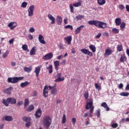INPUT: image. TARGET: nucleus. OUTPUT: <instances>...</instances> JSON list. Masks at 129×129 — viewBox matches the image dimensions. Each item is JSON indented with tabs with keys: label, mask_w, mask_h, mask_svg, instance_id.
I'll use <instances>...</instances> for the list:
<instances>
[{
	"label": "nucleus",
	"mask_w": 129,
	"mask_h": 129,
	"mask_svg": "<svg viewBox=\"0 0 129 129\" xmlns=\"http://www.w3.org/2000/svg\"><path fill=\"white\" fill-rule=\"evenodd\" d=\"M25 125L26 127H30V126L31 125V122H30V121L27 122V123L25 124Z\"/></svg>",
	"instance_id": "5fc2aeb1"
},
{
	"label": "nucleus",
	"mask_w": 129,
	"mask_h": 129,
	"mask_svg": "<svg viewBox=\"0 0 129 129\" xmlns=\"http://www.w3.org/2000/svg\"><path fill=\"white\" fill-rule=\"evenodd\" d=\"M119 8L120 9V10H124V6L121 4L119 5Z\"/></svg>",
	"instance_id": "4d7b16f0"
},
{
	"label": "nucleus",
	"mask_w": 129,
	"mask_h": 129,
	"mask_svg": "<svg viewBox=\"0 0 129 129\" xmlns=\"http://www.w3.org/2000/svg\"><path fill=\"white\" fill-rule=\"evenodd\" d=\"M38 39H39V41L41 44H46V41L44 40V36H43L42 34H40L39 35Z\"/></svg>",
	"instance_id": "2eb2a0df"
},
{
	"label": "nucleus",
	"mask_w": 129,
	"mask_h": 129,
	"mask_svg": "<svg viewBox=\"0 0 129 129\" xmlns=\"http://www.w3.org/2000/svg\"><path fill=\"white\" fill-rule=\"evenodd\" d=\"M37 95H38V93H37V91H33V96H37Z\"/></svg>",
	"instance_id": "338daca9"
},
{
	"label": "nucleus",
	"mask_w": 129,
	"mask_h": 129,
	"mask_svg": "<svg viewBox=\"0 0 129 129\" xmlns=\"http://www.w3.org/2000/svg\"><path fill=\"white\" fill-rule=\"evenodd\" d=\"M9 55V50H7L6 52L3 54V58H7Z\"/></svg>",
	"instance_id": "864d4df0"
},
{
	"label": "nucleus",
	"mask_w": 129,
	"mask_h": 129,
	"mask_svg": "<svg viewBox=\"0 0 129 129\" xmlns=\"http://www.w3.org/2000/svg\"><path fill=\"white\" fill-rule=\"evenodd\" d=\"M76 20L78 21H80L82 20V19H84V16L81 15H79L76 17Z\"/></svg>",
	"instance_id": "72a5a7b5"
},
{
	"label": "nucleus",
	"mask_w": 129,
	"mask_h": 129,
	"mask_svg": "<svg viewBox=\"0 0 129 129\" xmlns=\"http://www.w3.org/2000/svg\"><path fill=\"white\" fill-rule=\"evenodd\" d=\"M52 123V119H51V117L49 115L45 116L43 118V124L46 128H48V127L51 125Z\"/></svg>",
	"instance_id": "7ed1b4c3"
},
{
	"label": "nucleus",
	"mask_w": 129,
	"mask_h": 129,
	"mask_svg": "<svg viewBox=\"0 0 129 129\" xmlns=\"http://www.w3.org/2000/svg\"><path fill=\"white\" fill-rule=\"evenodd\" d=\"M2 103L5 105V106H9V104H16L17 103V99L15 98L10 97L6 100L3 99Z\"/></svg>",
	"instance_id": "f03ea898"
},
{
	"label": "nucleus",
	"mask_w": 129,
	"mask_h": 129,
	"mask_svg": "<svg viewBox=\"0 0 129 129\" xmlns=\"http://www.w3.org/2000/svg\"><path fill=\"white\" fill-rule=\"evenodd\" d=\"M41 68H42V66H38L35 68L34 73H35L36 77H39V74H40Z\"/></svg>",
	"instance_id": "f8f14e48"
},
{
	"label": "nucleus",
	"mask_w": 129,
	"mask_h": 129,
	"mask_svg": "<svg viewBox=\"0 0 129 129\" xmlns=\"http://www.w3.org/2000/svg\"><path fill=\"white\" fill-rule=\"evenodd\" d=\"M30 83V82H25L24 83H22L20 85L21 87L24 88V87H26V86H28V85H29V84Z\"/></svg>",
	"instance_id": "c9c22d12"
},
{
	"label": "nucleus",
	"mask_w": 129,
	"mask_h": 129,
	"mask_svg": "<svg viewBox=\"0 0 129 129\" xmlns=\"http://www.w3.org/2000/svg\"><path fill=\"white\" fill-rule=\"evenodd\" d=\"M35 109V107H34V105H31L29 106L28 109H27V111H32V110H34Z\"/></svg>",
	"instance_id": "37998d69"
},
{
	"label": "nucleus",
	"mask_w": 129,
	"mask_h": 129,
	"mask_svg": "<svg viewBox=\"0 0 129 129\" xmlns=\"http://www.w3.org/2000/svg\"><path fill=\"white\" fill-rule=\"evenodd\" d=\"M72 123H73V124H75V123H76V118H72Z\"/></svg>",
	"instance_id": "bf43d9fd"
},
{
	"label": "nucleus",
	"mask_w": 129,
	"mask_h": 129,
	"mask_svg": "<svg viewBox=\"0 0 129 129\" xmlns=\"http://www.w3.org/2000/svg\"><path fill=\"white\" fill-rule=\"evenodd\" d=\"M28 38L29 39V40H33V39H34V37L31 34H29L28 35Z\"/></svg>",
	"instance_id": "052dcab7"
},
{
	"label": "nucleus",
	"mask_w": 129,
	"mask_h": 129,
	"mask_svg": "<svg viewBox=\"0 0 129 129\" xmlns=\"http://www.w3.org/2000/svg\"><path fill=\"white\" fill-rule=\"evenodd\" d=\"M126 25V24L124 22H122L120 24V28L121 31H124V29H125V26Z\"/></svg>",
	"instance_id": "c756f323"
},
{
	"label": "nucleus",
	"mask_w": 129,
	"mask_h": 129,
	"mask_svg": "<svg viewBox=\"0 0 129 129\" xmlns=\"http://www.w3.org/2000/svg\"><path fill=\"white\" fill-rule=\"evenodd\" d=\"M65 29H71V30H73V27L70 25H68L64 26Z\"/></svg>",
	"instance_id": "3c124183"
},
{
	"label": "nucleus",
	"mask_w": 129,
	"mask_h": 129,
	"mask_svg": "<svg viewBox=\"0 0 129 129\" xmlns=\"http://www.w3.org/2000/svg\"><path fill=\"white\" fill-rule=\"evenodd\" d=\"M22 49L24 51H27L29 52V49H28V45L27 44H24L22 45Z\"/></svg>",
	"instance_id": "ea45409f"
},
{
	"label": "nucleus",
	"mask_w": 129,
	"mask_h": 129,
	"mask_svg": "<svg viewBox=\"0 0 129 129\" xmlns=\"http://www.w3.org/2000/svg\"><path fill=\"white\" fill-rule=\"evenodd\" d=\"M48 18L49 19V20H50V21H51V24H55V18H54L52 15L49 14L48 15Z\"/></svg>",
	"instance_id": "5701e85b"
},
{
	"label": "nucleus",
	"mask_w": 129,
	"mask_h": 129,
	"mask_svg": "<svg viewBox=\"0 0 129 129\" xmlns=\"http://www.w3.org/2000/svg\"><path fill=\"white\" fill-rule=\"evenodd\" d=\"M53 58V53L52 52H50L47 53L43 57V59L44 60H50Z\"/></svg>",
	"instance_id": "9d476101"
},
{
	"label": "nucleus",
	"mask_w": 129,
	"mask_h": 129,
	"mask_svg": "<svg viewBox=\"0 0 129 129\" xmlns=\"http://www.w3.org/2000/svg\"><path fill=\"white\" fill-rule=\"evenodd\" d=\"M41 115H42V110L41 109L39 108L36 111L35 116L36 118H40L41 117Z\"/></svg>",
	"instance_id": "ddd939ff"
},
{
	"label": "nucleus",
	"mask_w": 129,
	"mask_h": 129,
	"mask_svg": "<svg viewBox=\"0 0 129 129\" xmlns=\"http://www.w3.org/2000/svg\"><path fill=\"white\" fill-rule=\"evenodd\" d=\"M93 111H94V107H92L91 109H90V114L89 115L90 117H92V116H93Z\"/></svg>",
	"instance_id": "473e14b6"
},
{
	"label": "nucleus",
	"mask_w": 129,
	"mask_h": 129,
	"mask_svg": "<svg viewBox=\"0 0 129 129\" xmlns=\"http://www.w3.org/2000/svg\"><path fill=\"white\" fill-rule=\"evenodd\" d=\"M3 119H5V120H6V121H13V117H12L11 116L5 115L3 117Z\"/></svg>",
	"instance_id": "6ab92c4d"
},
{
	"label": "nucleus",
	"mask_w": 129,
	"mask_h": 129,
	"mask_svg": "<svg viewBox=\"0 0 129 129\" xmlns=\"http://www.w3.org/2000/svg\"><path fill=\"white\" fill-rule=\"evenodd\" d=\"M112 32L113 33V34H118V33H119V30L114 28L112 29Z\"/></svg>",
	"instance_id": "4c0bfd02"
},
{
	"label": "nucleus",
	"mask_w": 129,
	"mask_h": 129,
	"mask_svg": "<svg viewBox=\"0 0 129 129\" xmlns=\"http://www.w3.org/2000/svg\"><path fill=\"white\" fill-rule=\"evenodd\" d=\"M120 61L121 62H125L126 61V56H125V54H121Z\"/></svg>",
	"instance_id": "4be33fe9"
},
{
	"label": "nucleus",
	"mask_w": 129,
	"mask_h": 129,
	"mask_svg": "<svg viewBox=\"0 0 129 129\" xmlns=\"http://www.w3.org/2000/svg\"><path fill=\"white\" fill-rule=\"evenodd\" d=\"M101 37V33H99L96 36V39H99Z\"/></svg>",
	"instance_id": "13d9d810"
},
{
	"label": "nucleus",
	"mask_w": 129,
	"mask_h": 129,
	"mask_svg": "<svg viewBox=\"0 0 129 129\" xmlns=\"http://www.w3.org/2000/svg\"><path fill=\"white\" fill-rule=\"evenodd\" d=\"M24 79V77H14V78H9L8 81H20Z\"/></svg>",
	"instance_id": "1a4fd4ad"
},
{
	"label": "nucleus",
	"mask_w": 129,
	"mask_h": 129,
	"mask_svg": "<svg viewBox=\"0 0 129 129\" xmlns=\"http://www.w3.org/2000/svg\"><path fill=\"white\" fill-rule=\"evenodd\" d=\"M71 51H72V53H73V54H75V53H76V51H75V48H73L71 49Z\"/></svg>",
	"instance_id": "69168bd1"
},
{
	"label": "nucleus",
	"mask_w": 129,
	"mask_h": 129,
	"mask_svg": "<svg viewBox=\"0 0 129 129\" xmlns=\"http://www.w3.org/2000/svg\"><path fill=\"white\" fill-rule=\"evenodd\" d=\"M57 79L55 80V81H64V77L62 76V73H58L56 75Z\"/></svg>",
	"instance_id": "9b49d317"
},
{
	"label": "nucleus",
	"mask_w": 129,
	"mask_h": 129,
	"mask_svg": "<svg viewBox=\"0 0 129 129\" xmlns=\"http://www.w3.org/2000/svg\"><path fill=\"white\" fill-rule=\"evenodd\" d=\"M15 24H17V23L11 22L8 24V27L10 28L11 30H14V28L17 27V24L16 25H14Z\"/></svg>",
	"instance_id": "f3484780"
},
{
	"label": "nucleus",
	"mask_w": 129,
	"mask_h": 129,
	"mask_svg": "<svg viewBox=\"0 0 129 129\" xmlns=\"http://www.w3.org/2000/svg\"><path fill=\"white\" fill-rule=\"evenodd\" d=\"M115 23L116 26H120V24H121V19L120 18H116L115 20Z\"/></svg>",
	"instance_id": "b1692460"
},
{
	"label": "nucleus",
	"mask_w": 129,
	"mask_h": 129,
	"mask_svg": "<svg viewBox=\"0 0 129 129\" xmlns=\"http://www.w3.org/2000/svg\"><path fill=\"white\" fill-rule=\"evenodd\" d=\"M105 3H106L105 0H97V4L99 6H103V5H105Z\"/></svg>",
	"instance_id": "c85d7f7f"
},
{
	"label": "nucleus",
	"mask_w": 129,
	"mask_h": 129,
	"mask_svg": "<svg viewBox=\"0 0 129 129\" xmlns=\"http://www.w3.org/2000/svg\"><path fill=\"white\" fill-rule=\"evenodd\" d=\"M111 126L113 127V128H116L117 126H118V124L117 123H113L111 125Z\"/></svg>",
	"instance_id": "09e8293b"
},
{
	"label": "nucleus",
	"mask_w": 129,
	"mask_h": 129,
	"mask_svg": "<svg viewBox=\"0 0 129 129\" xmlns=\"http://www.w3.org/2000/svg\"><path fill=\"white\" fill-rule=\"evenodd\" d=\"M95 87L96 89H98V90H101V86H99L98 84L97 83L95 84Z\"/></svg>",
	"instance_id": "49530a36"
},
{
	"label": "nucleus",
	"mask_w": 129,
	"mask_h": 129,
	"mask_svg": "<svg viewBox=\"0 0 129 129\" xmlns=\"http://www.w3.org/2000/svg\"><path fill=\"white\" fill-rule=\"evenodd\" d=\"M32 66H30L29 68L25 67L24 68V71L25 72H27V73H30V72H31V71H32Z\"/></svg>",
	"instance_id": "cd10ccee"
},
{
	"label": "nucleus",
	"mask_w": 129,
	"mask_h": 129,
	"mask_svg": "<svg viewBox=\"0 0 129 129\" xmlns=\"http://www.w3.org/2000/svg\"><path fill=\"white\" fill-rule=\"evenodd\" d=\"M62 17L60 16H57L56 18V22L57 25H61L62 24Z\"/></svg>",
	"instance_id": "bb28decb"
},
{
	"label": "nucleus",
	"mask_w": 129,
	"mask_h": 129,
	"mask_svg": "<svg viewBox=\"0 0 129 129\" xmlns=\"http://www.w3.org/2000/svg\"><path fill=\"white\" fill-rule=\"evenodd\" d=\"M126 10L127 12H129V5H126Z\"/></svg>",
	"instance_id": "774afa93"
},
{
	"label": "nucleus",
	"mask_w": 129,
	"mask_h": 129,
	"mask_svg": "<svg viewBox=\"0 0 129 129\" xmlns=\"http://www.w3.org/2000/svg\"><path fill=\"white\" fill-rule=\"evenodd\" d=\"M14 89L13 87H10L4 90V92L6 94H11L12 93V90Z\"/></svg>",
	"instance_id": "4468645a"
},
{
	"label": "nucleus",
	"mask_w": 129,
	"mask_h": 129,
	"mask_svg": "<svg viewBox=\"0 0 129 129\" xmlns=\"http://www.w3.org/2000/svg\"><path fill=\"white\" fill-rule=\"evenodd\" d=\"M88 102H87V104L86 105V109L88 110L92 108V107H94L93 106V99H89Z\"/></svg>",
	"instance_id": "20e7f679"
},
{
	"label": "nucleus",
	"mask_w": 129,
	"mask_h": 129,
	"mask_svg": "<svg viewBox=\"0 0 129 129\" xmlns=\"http://www.w3.org/2000/svg\"><path fill=\"white\" fill-rule=\"evenodd\" d=\"M35 10V6H31L28 10L29 17H32L34 15V11Z\"/></svg>",
	"instance_id": "423d86ee"
},
{
	"label": "nucleus",
	"mask_w": 129,
	"mask_h": 129,
	"mask_svg": "<svg viewBox=\"0 0 129 129\" xmlns=\"http://www.w3.org/2000/svg\"><path fill=\"white\" fill-rule=\"evenodd\" d=\"M101 106L102 107H104V108H106V111H109V108L108 106L107 105V104H106V102H103L101 104Z\"/></svg>",
	"instance_id": "a878e982"
},
{
	"label": "nucleus",
	"mask_w": 129,
	"mask_h": 129,
	"mask_svg": "<svg viewBox=\"0 0 129 129\" xmlns=\"http://www.w3.org/2000/svg\"><path fill=\"white\" fill-rule=\"evenodd\" d=\"M74 7H81V3H76L73 4Z\"/></svg>",
	"instance_id": "8fccbe9b"
},
{
	"label": "nucleus",
	"mask_w": 129,
	"mask_h": 129,
	"mask_svg": "<svg viewBox=\"0 0 129 129\" xmlns=\"http://www.w3.org/2000/svg\"><path fill=\"white\" fill-rule=\"evenodd\" d=\"M16 64L17 63L15 61L11 62V66H12V67H14V66H16Z\"/></svg>",
	"instance_id": "0e129e2a"
},
{
	"label": "nucleus",
	"mask_w": 129,
	"mask_h": 129,
	"mask_svg": "<svg viewBox=\"0 0 129 129\" xmlns=\"http://www.w3.org/2000/svg\"><path fill=\"white\" fill-rule=\"evenodd\" d=\"M112 53V50H110V49H107L105 50V52L104 54V57H106V56H109V55H111Z\"/></svg>",
	"instance_id": "dca6fc26"
},
{
	"label": "nucleus",
	"mask_w": 129,
	"mask_h": 129,
	"mask_svg": "<svg viewBox=\"0 0 129 129\" xmlns=\"http://www.w3.org/2000/svg\"><path fill=\"white\" fill-rule=\"evenodd\" d=\"M15 41V39L12 38L11 40H9V44H13Z\"/></svg>",
	"instance_id": "680f3d73"
},
{
	"label": "nucleus",
	"mask_w": 129,
	"mask_h": 129,
	"mask_svg": "<svg viewBox=\"0 0 129 129\" xmlns=\"http://www.w3.org/2000/svg\"><path fill=\"white\" fill-rule=\"evenodd\" d=\"M48 90H49V86H48L47 85H45L43 90V95L44 97L46 98L48 96V94L49 93Z\"/></svg>",
	"instance_id": "0eeeda50"
},
{
	"label": "nucleus",
	"mask_w": 129,
	"mask_h": 129,
	"mask_svg": "<svg viewBox=\"0 0 129 129\" xmlns=\"http://www.w3.org/2000/svg\"><path fill=\"white\" fill-rule=\"evenodd\" d=\"M84 28V25H81L78 27L76 30H75V35H77V34H79L80 32H81V29H83Z\"/></svg>",
	"instance_id": "a211bd4d"
},
{
	"label": "nucleus",
	"mask_w": 129,
	"mask_h": 129,
	"mask_svg": "<svg viewBox=\"0 0 129 129\" xmlns=\"http://www.w3.org/2000/svg\"><path fill=\"white\" fill-rule=\"evenodd\" d=\"M70 9L71 13L73 14V13H74V7H73V5H72V4L70 5Z\"/></svg>",
	"instance_id": "a19ab883"
},
{
	"label": "nucleus",
	"mask_w": 129,
	"mask_h": 129,
	"mask_svg": "<svg viewBox=\"0 0 129 129\" xmlns=\"http://www.w3.org/2000/svg\"><path fill=\"white\" fill-rule=\"evenodd\" d=\"M49 90H51V94L52 95H56L57 94V88H56V85L54 86H48Z\"/></svg>",
	"instance_id": "39448f33"
},
{
	"label": "nucleus",
	"mask_w": 129,
	"mask_h": 129,
	"mask_svg": "<svg viewBox=\"0 0 129 129\" xmlns=\"http://www.w3.org/2000/svg\"><path fill=\"white\" fill-rule=\"evenodd\" d=\"M89 96V94H88V91H86L85 92V94L84 95V97H85V98L87 100L88 99V97Z\"/></svg>",
	"instance_id": "79ce46f5"
},
{
	"label": "nucleus",
	"mask_w": 129,
	"mask_h": 129,
	"mask_svg": "<svg viewBox=\"0 0 129 129\" xmlns=\"http://www.w3.org/2000/svg\"><path fill=\"white\" fill-rule=\"evenodd\" d=\"M22 119L23 121H25V122H28L31 120V118H30L29 117L24 116L23 117Z\"/></svg>",
	"instance_id": "f704fd0d"
},
{
	"label": "nucleus",
	"mask_w": 129,
	"mask_h": 129,
	"mask_svg": "<svg viewBox=\"0 0 129 129\" xmlns=\"http://www.w3.org/2000/svg\"><path fill=\"white\" fill-rule=\"evenodd\" d=\"M88 24L91 26H95L99 29H106L107 28V24L106 23L98 20H90L88 22Z\"/></svg>",
	"instance_id": "f257e3e1"
},
{
	"label": "nucleus",
	"mask_w": 129,
	"mask_h": 129,
	"mask_svg": "<svg viewBox=\"0 0 129 129\" xmlns=\"http://www.w3.org/2000/svg\"><path fill=\"white\" fill-rule=\"evenodd\" d=\"M53 63L55 70L57 71V70H58L59 69V65H60V62H59V61L56 60L53 62Z\"/></svg>",
	"instance_id": "aec40b11"
},
{
	"label": "nucleus",
	"mask_w": 129,
	"mask_h": 129,
	"mask_svg": "<svg viewBox=\"0 0 129 129\" xmlns=\"http://www.w3.org/2000/svg\"><path fill=\"white\" fill-rule=\"evenodd\" d=\"M29 32H30V33H34V32H35V28H34V27L30 28Z\"/></svg>",
	"instance_id": "6e6d98bb"
},
{
	"label": "nucleus",
	"mask_w": 129,
	"mask_h": 129,
	"mask_svg": "<svg viewBox=\"0 0 129 129\" xmlns=\"http://www.w3.org/2000/svg\"><path fill=\"white\" fill-rule=\"evenodd\" d=\"M37 50V47L34 46L32 47L30 52V55H33L36 54V51Z\"/></svg>",
	"instance_id": "412c9836"
},
{
	"label": "nucleus",
	"mask_w": 129,
	"mask_h": 129,
	"mask_svg": "<svg viewBox=\"0 0 129 129\" xmlns=\"http://www.w3.org/2000/svg\"><path fill=\"white\" fill-rule=\"evenodd\" d=\"M96 115H97V117H100V110L98 109L96 111Z\"/></svg>",
	"instance_id": "603ef678"
},
{
	"label": "nucleus",
	"mask_w": 129,
	"mask_h": 129,
	"mask_svg": "<svg viewBox=\"0 0 129 129\" xmlns=\"http://www.w3.org/2000/svg\"><path fill=\"white\" fill-rule=\"evenodd\" d=\"M117 50L118 52H121L122 51V45L118 44L117 46Z\"/></svg>",
	"instance_id": "e433bc0d"
},
{
	"label": "nucleus",
	"mask_w": 129,
	"mask_h": 129,
	"mask_svg": "<svg viewBox=\"0 0 129 129\" xmlns=\"http://www.w3.org/2000/svg\"><path fill=\"white\" fill-rule=\"evenodd\" d=\"M29 99L26 98L24 101L25 107H26V106H28L29 105Z\"/></svg>",
	"instance_id": "58836bf2"
},
{
	"label": "nucleus",
	"mask_w": 129,
	"mask_h": 129,
	"mask_svg": "<svg viewBox=\"0 0 129 129\" xmlns=\"http://www.w3.org/2000/svg\"><path fill=\"white\" fill-rule=\"evenodd\" d=\"M81 52H82V53H83V54H87V55H88L90 57H92V56H93V53H92L91 51H89V50H88L86 48H83L81 49Z\"/></svg>",
	"instance_id": "6e6552de"
},
{
	"label": "nucleus",
	"mask_w": 129,
	"mask_h": 129,
	"mask_svg": "<svg viewBox=\"0 0 129 129\" xmlns=\"http://www.w3.org/2000/svg\"><path fill=\"white\" fill-rule=\"evenodd\" d=\"M46 69L49 70V74H52V73H53V66H52V64L50 65L49 67L46 68Z\"/></svg>",
	"instance_id": "7c9ffc66"
},
{
	"label": "nucleus",
	"mask_w": 129,
	"mask_h": 129,
	"mask_svg": "<svg viewBox=\"0 0 129 129\" xmlns=\"http://www.w3.org/2000/svg\"><path fill=\"white\" fill-rule=\"evenodd\" d=\"M66 123V115L63 114L62 118V123Z\"/></svg>",
	"instance_id": "c03bdc74"
},
{
	"label": "nucleus",
	"mask_w": 129,
	"mask_h": 129,
	"mask_svg": "<svg viewBox=\"0 0 129 129\" xmlns=\"http://www.w3.org/2000/svg\"><path fill=\"white\" fill-rule=\"evenodd\" d=\"M58 47H59L60 49H64V46H63V44H60L58 45Z\"/></svg>",
	"instance_id": "e2e57ef3"
},
{
	"label": "nucleus",
	"mask_w": 129,
	"mask_h": 129,
	"mask_svg": "<svg viewBox=\"0 0 129 129\" xmlns=\"http://www.w3.org/2000/svg\"><path fill=\"white\" fill-rule=\"evenodd\" d=\"M120 95H121V96H128L129 93L127 92H121Z\"/></svg>",
	"instance_id": "a18cd8bd"
},
{
	"label": "nucleus",
	"mask_w": 129,
	"mask_h": 129,
	"mask_svg": "<svg viewBox=\"0 0 129 129\" xmlns=\"http://www.w3.org/2000/svg\"><path fill=\"white\" fill-rule=\"evenodd\" d=\"M64 40H66L68 45H70V44H71V41H72V36H71L67 37H65L64 38Z\"/></svg>",
	"instance_id": "393cba45"
},
{
	"label": "nucleus",
	"mask_w": 129,
	"mask_h": 129,
	"mask_svg": "<svg viewBox=\"0 0 129 129\" xmlns=\"http://www.w3.org/2000/svg\"><path fill=\"white\" fill-rule=\"evenodd\" d=\"M89 48L93 53H94L96 51V47H95V46L93 45H90L89 46Z\"/></svg>",
	"instance_id": "2f4dec72"
},
{
	"label": "nucleus",
	"mask_w": 129,
	"mask_h": 129,
	"mask_svg": "<svg viewBox=\"0 0 129 129\" xmlns=\"http://www.w3.org/2000/svg\"><path fill=\"white\" fill-rule=\"evenodd\" d=\"M28 5V3L27 2H23L21 5V8H27V6Z\"/></svg>",
	"instance_id": "de8ad7c7"
}]
</instances>
